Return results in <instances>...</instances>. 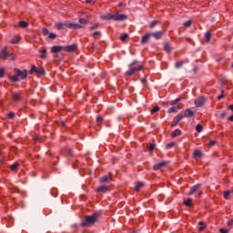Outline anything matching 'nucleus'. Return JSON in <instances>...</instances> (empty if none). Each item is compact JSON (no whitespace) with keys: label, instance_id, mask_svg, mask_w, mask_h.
<instances>
[{"label":"nucleus","instance_id":"47","mask_svg":"<svg viewBox=\"0 0 233 233\" xmlns=\"http://www.w3.org/2000/svg\"><path fill=\"white\" fill-rule=\"evenodd\" d=\"M43 35H50V31H48V29L46 27H44L42 29Z\"/></svg>","mask_w":233,"mask_h":233},{"label":"nucleus","instance_id":"22","mask_svg":"<svg viewBox=\"0 0 233 233\" xmlns=\"http://www.w3.org/2000/svg\"><path fill=\"white\" fill-rule=\"evenodd\" d=\"M21 35H16L11 39L10 43L11 45H19V43H21Z\"/></svg>","mask_w":233,"mask_h":233},{"label":"nucleus","instance_id":"51","mask_svg":"<svg viewBox=\"0 0 233 233\" xmlns=\"http://www.w3.org/2000/svg\"><path fill=\"white\" fill-rule=\"evenodd\" d=\"M174 145H176V142H171L166 145V148H172V147H174Z\"/></svg>","mask_w":233,"mask_h":233},{"label":"nucleus","instance_id":"53","mask_svg":"<svg viewBox=\"0 0 233 233\" xmlns=\"http://www.w3.org/2000/svg\"><path fill=\"white\" fill-rule=\"evenodd\" d=\"M214 145H216V140H210L208 142V147H214Z\"/></svg>","mask_w":233,"mask_h":233},{"label":"nucleus","instance_id":"26","mask_svg":"<svg viewBox=\"0 0 233 233\" xmlns=\"http://www.w3.org/2000/svg\"><path fill=\"white\" fill-rule=\"evenodd\" d=\"M179 112V106H172L167 110V114H176Z\"/></svg>","mask_w":233,"mask_h":233},{"label":"nucleus","instance_id":"30","mask_svg":"<svg viewBox=\"0 0 233 233\" xmlns=\"http://www.w3.org/2000/svg\"><path fill=\"white\" fill-rule=\"evenodd\" d=\"M144 187H145V184L143 182H137L135 187L136 192H139V190H141V188H143Z\"/></svg>","mask_w":233,"mask_h":233},{"label":"nucleus","instance_id":"28","mask_svg":"<svg viewBox=\"0 0 233 233\" xmlns=\"http://www.w3.org/2000/svg\"><path fill=\"white\" fill-rule=\"evenodd\" d=\"M193 157H203V152H201L199 149H195Z\"/></svg>","mask_w":233,"mask_h":233},{"label":"nucleus","instance_id":"62","mask_svg":"<svg viewBox=\"0 0 233 233\" xmlns=\"http://www.w3.org/2000/svg\"><path fill=\"white\" fill-rule=\"evenodd\" d=\"M82 15H85V12H81Z\"/></svg>","mask_w":233,"mask_h":233},{"label":"nucleus","instance_id":"54","mask_svg":"<svg viewBox=\"0 0 233 233\" xmlns=\"http://www.w3.org/2000/svg\"><path fill=\"white\" fill-rule=\"evenodd\" d=\"M219 232H220V233H228V229H227V228H220V229H219Z\"/></svg>","mask_w":233,"mask_h":233},{"label":"nucleus","instance_id":"41","mask_svg":"<svg viewBox=\"0 0 233 233\" xmlns=\"http://www.w3.org/2000/svg\"><path fill=\"white\" fill-rule=\"evenodd\" d=\"M196 130H197V132L199 134V133H201V132H203V126L201 125V124H198L197 126H196Z\"/></svg>","mask_w":233,"mask_h":233},{"label":"nucleus","instance_id":"42","mask_svg":"<svg viewBox=\"0 0 233 233\" xmlns=\"http://www.w3.org/2000/svg\"><path fill=\"white\" fill-rule=\"evenodd\" d=\"M223 98H225V90L221 89V94L217 97V99L221 101Z\"/></svg>","mask_w":233,"mask_h":233},{"label":"nucleus","instance_id":"1","mask_svg":"<svg viewBox=\"0 0 233 233\" xmlns=\"http://www.w3.org/2000/svg\"><path fill=\"white\" fill-rule=\"evenodd\" d=\"M14 72V76H8V79L11 81V83H17L20 81V79L25 80L28 77V70L26 69L21 71V69L15 67Z\"/></svg>","mask_w":233,"mask_h":233},{"label":"nucleus","instance_id":"32","mask_svg":"<svg viewBox=\"0 0 233 233\" xmlns=\"http://www.w3.org/2000/svg\"><path fill=\"white\" fill-rule=\"evenodd\" d=\"M181 130L179 129H175L172 133H171V137H177V136H181Z\"/></svg>","mask_w":233,"mask_h":233},{"label":"nucleus","instance_id":"50","mask_svg":"<svg viewBox=\"0 0 233 233\" xmlns=\"http://www.w3.org/2000/svg\"><path fill=\"white\" fill-rule=\"evenodd\" d=\"M48 37H49V39H56V37H57V35H56L54 33H49Z\"/></svg>","mask_w":233,"mask_h":233},{"label":"nucleus","instance_id":"56","mask_svg":"<svg viewBox=\"0 0 233 233\" xmlns=\"http://www.w3.org/2000/svg\"><path fill=\"white\" fill-rule=\"evenodd\" d=\"M86 3L87 5H94L95 2L93 0H86Z\"/></svg>","mask_w":233,"mask_h":233},{"label":"nucleus","instance_id":"25","mask_svg":"<svg viewBox=\"0 0 233 233\" xmlns=\"http://www.w3.org/2000/svg\"><path fill=\"white\" fill-rule=\"evenodd\" d=\"M39 52H40V56H39L40 59H46V56H47L46 47H42Z\"/></svg>","mask_w":233,"mask_h":233},{"label":"nucleus","instance_id":"40","mask_svg":"<svg viewBox=\"0 0 233 233\" xmlns=\"http://www.w3.org/2000/svg\"><path fill=\"white\" fill-rule=\"evenodd\" d=\"M100 26H101V24L96 23V24H94L93 25L89 26V30L90 31L96 30V28H99Z\"/></svg>","mask_w":233,"mask_h":233},{"label":"nucleus","instance_id":"37","mask_svg":"<svg viewBox=\"0 0 233 233\" xmlns=\"http://www.w3.org/2000/svg\"><path fill=\"white\" fill-rule=\"evenodd\" d=\"M198 225L202 226V227L198 228L199 232H203V230H205L207 228V226H205V222H203V221L198 222Z\"/></svg>","mask_w":233,"mask_h":233},{"label":"nucleus","instance_id":"57","mask_svg":"<svg viewBox=\"0 0 233 233\" xmlns=\"http://www.w3.org/2000/svg\"><path fill=\"white\" fill-rule=\"evenodd\" d=\"M228 121H230V123L233 122V115H231L230 116H228Z\"/></svg>","mask_w":233,"mask_h":233},{"label":"nucleus","instance_id":"45","mask_svg":"<svg viewBox=\"0 0 233 233\" xmlns=\"http://www.w3.org/2000/svg\"><path fill=\"white\" fill-rule=\"evenodd\" d=\"M15 117V113L10 112L7 114V119H14Z\"/></svg>","mask_w":233,"mask_h":233},{"label":"nucleus","instance_id":"9","mask_svg":"<svg viewBox=\"0 0 233 233\" xmlns=\"http://www.w3.org/2000/svg\"><path fill=\"white\" fill-rule=\"evenodd\" d=\"M7 58H8V46H5L0 51V59H2V61H6Z\"/></svg>","mask_w":233,"mask_h":233},{"label":"nucleus","instance_id":"46","mask_svg":"<svg viewBox=\"0 0 233 233\" xmlns=\"http://www.w3.org/2000/svg\"><path fill=\"white\" fill-rule=\"evenodd\" d=\"M230 198V191L228 190V191H225L224 192V199H229Z\"/></svg>","mask_w":233,"mask_h":233},{"label":"nucleus","instance_id":"12","mask_svg":"<svg viewBox=\"0 0 233 233\" xmlns=\"http://www.w3.org/2000/svg\"><path fill=\"white\" fill-rule=\"evenodd\" d=\"M181 119H183V114H178L177 116L173 118V121L171 122V127H177Z\"/></svg>","mask_w":233,"mask_h":233},{"label":"nucleus","instance_id":"8","mask_svg":"<svg viewBox=\"0 0 233 233\" xmlns=\"http://www.w3.org/2000/svg\"><path fill=\"white\" fill-rule=\"evenodd\" d=\"M95 192L96 194H106V192H110V187L106 185H101L98 186L96 189Z\"/></svg>","mask_w":233,"mask_h":233},{"label":"nucleus","instance_id":"21","mask_svg":"<svg viewBox=\"0 0 233 233\" xmlns=\"http://www.w3.org/2000/svg\"><path fill=\"white\" fill-rule=\"evenodd\" d=\"M100 19H103L104 21H114V15L107 13L106 15H101Z\"/></svg>","mask_w":233,"mask_h":233},{"label":"nucleus","instance_id":"49","mask_svg":"<svg viewBox=\"0 0 233 233\" xmlns=\"http://www.w3.org/2000/svg\"><path fill=\"white\" fill-rule=\"evenodd\" d=\"M5 68L1 67L0 68V79L5 77Z\"/></svg>","mask_w":233,"mask_h":233},{"label":"nucleus","instance_id":"16","mask_svg":"<svg viewBox=\"0 0 233 233\" xmlns=\"http://www.w3.org/2000/svg\"><path fill=\"white\" fill-rule=\"evenodd\" d=\"M199 188H201V184H197V185L191 187L189 192L187 193V196H193V194H196V192H198V190H199Z\"/></svg>","mask_w":233,"mask_h":233},{"label":"nucleus","instance_id":"24","mask_svg":"<svg viewBox=\"0 0 233 233\" xmlns=\"http://www.w3.org/2000/svg\"><path fill=\"white\" fill-rule=\"evenodd\" d=\"M205 39H206V43H210V41H212V31L208 30L206 32L205 34Z\"/></svg>","mask_w":233,"mask_h":233},{"label":"nucleus","instance_id":"6","mask_svg":"<svg viewBox=\"0 0 233 233\" xmlns=\"http://www.w3.org/2000/svg\"><path fill=\"white\" fill-rule=\"evenodd\" d=\"M194 103L197 108H201L205 106V104L207 103V97H205V96H198L197 99H195Z\"/></svg>","mask_w":233,"mask_h":233},{"label":"nucleus","instance_id":"31","mask_svg":"<svg viewBox=\"0 0 233 233\" xmlns=\"http://www.w3.org/2000/svg\"><path fill=\"white\" fill-rule=\"evenodd\" d=\"M185 63H188V60H186V61L180 60V61H178V62H176V63H175V66H176L177 68H181V66H183V65H184Z\"/></svg>","mask_w":233,"mask_h":233},{"label":"nucleus","instance_id":"27","mask_svg":"<svg viewBox=\"0 0 233 233\" xmlns=\"http://www.w3.org/2000/svg\"><path fill=\"white\" fill-rule=\"evenodd\" d=\"M10 170H12V172H17V170H19V163L15 162L13 165H11Z\"/></svg>","mask_w":233,"mask_h":233},{"label":"nucleus","instance_id":"2","mask_svg":"<svg viewBox=\"0 0 233 233\" xmlns=\"http://www.w3.org/2000/svg\"><path fill=\"white\" fill-rule=\"evenodd\" d=\"M128 66L129 70L124 74L125 77H131V76H134L137 72H141L145 68V66L139 65V61L137 60H134Z\"/></svg>","mask_w":233,"mask_h":233},{"label":"nucleus","instance_id":"19","mask_svg":"<svg viewBox=\"0 0 233 233\" xmlns=\"http://www.w3.org/2000/svg\"><path fill=\"white\" fill-rule=\"evenodd\" d=\"M62 50H64L63 46H54L51 47V54H59V52H61Z\"/></svg>","mask_w":233,"mask_h":233},{"label":"nucleus","instance_id":"13","mask_svg":"<svg viewBox=\"0 0 233 233\" xmlns=\"http://www.w3.org/2000/svg\"><path fill=\"white\" fill-rule=\"evenodd\" d=\"M151 35L157 40L159 41L165 35V31H157L154 33H151Z\"/></svg>","mask_w":233,"mask_h":233},{"label":"nucleus","instance_id":"48","mask_svg":"<svg viewBox=\"0 0 233 233\" xmlns=\"http://www.w3.org/2000/svg\"><path fill=\"white\" fill-rule=\"evenodd\" d=\"M154 148H156V144H149V147H148L149 152H154Z\"/></svg>","mask_w":233,"mask_h":233},{"label":"nucleus","instance_id":"39","mask_svg":"<svg viewBox=\"0 0 233 233\" xmlns=\"http://www.w3.org/2000/svg\"><path fill=\"white\" fill-rule=\"evenodd\" d=\"M161 110L158 106H155L153 108L150 109V114L154 115L156 112H159Z\"/></svg>","mask_w":233,"mask_h":233},{"label":"nucleus","instance_id":"14","mask_svg":"<svg viewBox=\"0 0 233 233\" xmlns=\"http://www.w3.org/2000/svg\"><path fill=\"white\" fill-rule=\"evenodd\" d=\"M167 165H168V161L159 162L153 166V170H159V169L163 168V167H167Z\"/></svg>","mask_w":233,"mask_h":233},{"label":"nucleus","instance_id":"52","mask_svg":"<svg viewBox=\"0 0 233 233\" xmlns=\"http://www.w3.org/2000/svg\"><path fill=\"white\" fill-rule=\"evenodd\" d=\"M220 117L221 119H225V117H227V111H222V113L220 114Z\"/></svg>","mask_w":233,"mask_h":233},{"label":"nucleus","instance_id":"38","mask_svg":"<svg viewBox=\"0 0 233 233\" xmlns=\"http://www.w3.org/2000/svg\"><path fill=\"white\" fill-rule=\"evenodd\" d=\"M102 35L100 31H96L95 33L92 34V36L94 39H99V37Z\"/></svg>","mask_w":233,"mask_h":233},{"label":"nucleus","instance_id":"17","mask_svg":"<svg viewBox=\"0 0 233 233\" xmlns=\"http://www.w3.org/2000/svg\"><path fill=\"white\" fill-rule=\"evenodd\" d=\"M196 114L195 111H192V109L190 108H187L184 111V115H183V118L184 117H187V118H190V117H194V115Z\"/></svg>","mask_w":233,"mask_h":233},{"label":"nucleus","instance_id":"43","mask_svg":"<svg viewBox=\"0 0 233 233\" xmlns=\"http://www.w3.org/2000/svg\"><path fill=\"white\" fill-rule=\"evenodd\" d=\"M184 26H186V28H190V26H192V20H187L185 22Z\"/></svg>","mask_w":233,"mask_h":233},{"label":"nucleus","instance_id":"7","mask_svg":"<svg viewBox=\"0 0 233 233\" xmlns=\"http://www.w3.org/2000/svg\"><path fill=\"white\" fill-rule=\"evenodd\" d=\"M112 181H114L112 173H108V175H105L99 178V183H101V185H104V183H112Z\"/></svg>","mask_w":233,"mask_h":233},{"label":"nucleus","instance_id":"23","mask_svg":"<svg viewBox=\"0 0 233 233\" xmlns=\"http://www.w3.org/2000/svg\"><path fill=\"white\" fill-rule=\"evenodd\" d=\"M90 17H92V15H87L86 18H80L78 19V23H80V25H88L90 23Z\"/></svg>","mask_w":233,"mask_h":233},{"label":"nucleus","instance_id":"3","mask_svg":"<svg viewBox=\"0 0 233 233\" xmlns=\"http://www.w3.org/2000/svg\"><path fill=\"white\" fill-rule=\"evenodd\" d=\"M99 218V213H93L91 216L87 215L85 217L84 220L81 222V227H91V225H96L97 223V218Z\"/></svg>","mask_w":233,"mask_h":233},{"label":"nucleus","instance_id":"60","mask_svg":"<svg viewBox=\"0 0 233 233\" xmlns=\"http://www.w3.org/2000/svg\"><path fill=\"white\" fill-rule=\"evenodd\" d=\"M168 106V103H164V106Z\"/></svg>","mask_w":233,"mask_h":233},{"label":"nucleus","instance_id":"35","mask_svg":"<svg viewBox=\"0 0 233 233\" xmlns=\"http://www.w3.org/2000/svg\"><path fill=\"white\" fill-rule=\"evenodd\" d=\"M192 198H187V200H184L183 205L186 207H192Z\"/></svg>","mask_w":233,"mask_h":233},{"label":"nucleus","instance_id":"64","mask_svg":"<svg viewBox=\"0 0 233 233\" xmlns=\"http://www.w3.org/2000/svg\"><path fill=\"white\" fill-rule=\"evenodd\" d=\"M0 163L3 164V160H0Z\"/></svg>","mask_w":233,"mask_h":233},{"label":"nucleus","instance_id":"29","mask_svg":"<svg viewBox=\"0 0 233 233\" xmlns=\"http://www.w3.org/2000/svg\"><path fill=\"white\" fill-rule=\"evenodd\" d=\"M181 99H183L181 96H178L177 98H176L175 100H171L169 102V105L171 106H176V105H177V103H179L181 101Z\"/></svg>","mask_w":233,"mask_h":233},{"label":"nucleus","instance_id":"20","mask_svg":"<svg viewBox=\"0 0 233 233\" xmlns=\"http://www.w3.org/2000/svg\"><path fill=\"white\" fill-rule=\"evenodd\" d=\"M152 35V34L147 33L146 35H144L141 38V45H147V43L148 41H150V36Z\"/></svg>","mask_w":233,"mask_h":233},{"label":"nucleus","instance_id":"33","mask_svg":"<svg viewBox=\"0 0 233 233\" xmlns=\"http://www.w3.org/2000/svg\"><path fill=\"white\" fill-rule=\"evenodd\" d=\"M18 25L20 28H28V23L26 21H20Z\"/></svg>","mask_w":233,"mask_h":233},{"label":"nucleus","instance_id":"59","mask_svg":"<svg viewBox=\"0 0 233 233\" xmlns=\"http://www.w3.org/2000/svg\"><path fill=\"white\" fill-rule=\"evenodd\" d=\"M141 83H143V84L147 83V78H142Z\"/></svg>","mask_w":233,"mask_h":233},{"label":"nucleus","instance_id":"44","mask_svg":"<svg viewBox=\"0 0 233 233\" xmlns=\"http://www.w3.org/2000/svg\"><path fill=\"white\" fill-rule=\"evenodd\" d=\"M128 39V34L125 33L120 36V41H127Z\"/></svg>","mask_w":233,"mask_h":233},{"label":"nucleus","instance_id":"63","mask_svg":"<svg viewBox=\"0 0 233 233\" xmlns=\"http://www.w3.org/2000/svg\"><path fill=\"white\" fill-rule=\"evenodd\" d=\"M231 68H233V63L231 64Z\"/></svg>","mask_w":233,"mask_h":233},{"label":"nucleus","instance_id":"36","mask_svg":"<svg viewBox=\"0 0 233 233\" xmlns=\"http://www.w3.org/2000/svg\"><path fill=\"white\" fill-rule=\"evenodd\" d=\"M157 25H159V21L158 20H153L150 24H149V28H155L157 26Z\"/></svg>","mask_w":233,"mask_h":233},{"label":"nucleus","instance_id":"5","mask_svg":"<svg viewBox=\"0 0 233 233\" xmlns=\"http://www.w3.org/2000/svg\"><path fill=\"white\" fill-rule=\"evenodd\" d=\"M30 76H33V74H35L38 77L40 76H45L46 74V71H45V67L43 66H35V65L31 66V69L29 70Z\"/></svg>","mask_w":233,"mask_h":233},{"label":"nucleus","instance_id":"58","mask_svg":"<svg viewBox=\"0 0 233 233\" xmlns=\"http://www.w3.org/2000/svg\"><path fill=\"white\" fill-rule=\"evenodd\" d=\"M198 196V198H201V196H203V191H199Z\"/></svg>","mask_w":233,"mask_h":233},{"label":"nucleus","instance_id":"4","mask_svg":"<svg viewBox=\"0 0 233 233\" xmlns=\"http://www.w3.org/2000/svg\"><path fill=\"white\" fill-rule=\"evenodd\" d=\"M66 28H71L73 30H79L81 28H85V26L79 25V24H74V23H70V22H65V23H57L56 25V28H57L58 30H63Z\"/></svg>","mask_w":233,"mask_h":233},{"label":"nucleus","instance_id":"18","mask_svg":"<svg viewBox=\"0 0 233 233\" xmlns=\"http://www.w3.org/2000/svg\"><path fill=\"white\" fill-rule=\"evenodd\" d=\"M127 19V15H119L117 13L114 15V21H125Z\"/></svg>","mask_w":233,"mask_h":233},{"label":"nucleus","instance_id":"34","mask_svg":"<svg viewBox=\"0 0 233 233\" xmlns=\"http://www.w3.org/2000/svg\"><path fill=\"white\" fill-rule=\"evenodd\" d=\"M103 121H105V118H103V116L101 115H98L96 116V123H97V125H99V126L103 125Z\"/></svg>","mask_w":233,"mask_h":233},{"label":"nucleus","instance_id":"55","mask_svg":"<svg viewBox=\"0 0 233 233\" xmlns=\"http://www.w3.org/2000/svg\"><path fill=\"white\" fill-rule=\"evenodd\" d=\"M228 227H233V219L228 221Z\"/></svg>","mask_w":233,"mask_h":233},{"label":"nucleus","instance_id":"61","mask_svg":"<svg viewBox=\"0 0 233 233\" xmlns=\"http://www.w3.org/2000/svg\"><path fill=\"white\" fill-rule=\"evenodd\" d=\"M62 127H65V122H62Z\"/></svg>","mask_w":233,"mask_h":233},{"label":"nucleus","instance_id":"10","mask_svg":"<svg viewBox=\"0 0 233 233\" xmlns=\"http://www.w3.org/2000/svg\"><path fill=\"white\" fill-rule=\"evenodd\" d=\"M23 99L22 93L21 92H13L12 95V101L13 103H19Z\"/></svg>","mask_w":233,"mask_h":233},{"label":"nucleus","instance_id":"11","mask_svg":"<svg viewBox=\"0 0 233 233\" xmlns=\"http://www.w3.org/2000/svg\"><path fill=\"white\" fill-rule=\"evenodd\" d=\"M163 50L164 52H167V54H170L173 50L172 43L170 42H165L163 45Z\"/></svg>","mask_w":233,"mask_h":233},{"label":"nucleus","instance_id":"15","mask_svg":"<svg viewBox=\"0 0 233 233\" xmlns=\"http://www.w3.org/2000/svg\"><path fill=\"white\" fill-rule=\"evenodd\" d=\"M64 50L65 52H76V50H77V45L76 44H72L70 46H64Z\"/></svg>","mask_w":233,"mask_h":233}]
</instances>
